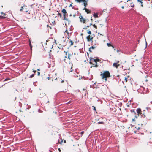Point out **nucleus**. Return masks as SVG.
<instances>
[{
  "mask_svg": "<svg viewBox=\"0 0 152 152\" xmlns=\"http://www.w3.org/2000/svg\"><path fill=\"white\" fill-rule=\"evenodd\" d=\"M99 61V60L98 59H94L93 58H91L89 63L91 64H92L93 65L91 67V68L92 67H97L98 66L97 65V61Z\"/></svg>",
  "mask_w": 152,
  "mask_h": 152,
  "instance_id": "f257e3e1",
  "label": "nucleus"
},
{
  "mask_svg": "<svg viewBox=\"0 0 152 152\" xmlns=\"http://www.w3.org/2000/svg\"><path fill=\"white\" fill-rule=\"evenodd\" d=\"M100 75L102 76V79H104V77H110V73L108 71H105L102 74H101Z\"/></svg>",
  "mask_w": 152,
  "mask_h": 152,
  "instance_id": "f03ea898",
  "label": "nucleus"
},
{
  "mask_svg": "<svg viewBox=\"0 0 152 152\" xmlns=\"http://www.w3.org/2000/svg\"><path fill=\"white\" fill-rule=\"evenodd\" d=\"M61 12L63 13V16L64 17V20H66V21H69L68 19L66 18V16H67L68 14L66 11V10L64 9H63L62 10Z\"/></svg>",
  "mask_w": 152,
  "mask_h": 152,
  "instance_id": "7ed1b4c3",
  "label": "nucleus"
},
{
  "mask_svg": "<svg viewBox=\"0 0 152 152\" xmlns=\"http://www.w3.org/2000/svg\"><path fill=\"white\" fill-rule=\"evenodd\" d=\"M145 110H144L143 111H142L141 113L140 114V116L141 118H145L147 119V117L145 115Z\"/></svg>",
  "mask_w": 152,
  "mask_h": 152,
  "instance_id": "20e7f679",
  "label": "nucleus"
},
{
  "mask_svg": "<svg viewBox=\"0 0 152 152\" xmlns=\"http://www.w3.org/2000/svg\"><path fill=\"white\" fill-rule=\"evenodd\" d=\"M136 112L137 113V116H139V115L140 116L141 113L142 111L141 109L140 108H138L136 109Z\"/></svg>",
  "mask_w": 152,
  "mask_h": 152,
  "instance_id": "39448f33",
  "label": "nucleus"
},
{
  "mask_svg": "<svg viewBox=\"0 0 152 152\" xmlns=\"http://www.w3.org/2000/svg\"><path fill=\"white\" fill-rule=\"evenodd\" d=\"M7 16L5 14L2 12L1 14V15H0V18H4L7 17Z\"/></svg>",
  "mask_w": 152,
  "mask_h": 152,
  "instance_id": "423d86ee",
  "label": "nucleus"
},
{
  "mask_svg": "<svg viewBox=\"0 0 152 152\" xmlns=\"http://www.w3.org/2000/svg\"><path fill=\"white\" fill-rule=\"evenodd\" d=\"M120 64H117V63H114L113 64V66L116 68H118V67L119 66Z\"/></svg>",
  "mask_w": 152,
  "mask_h": 152,
  "instance_id": "0eeeda50",
  "label": "nucleus"
},
{
  "mask_svg": "<svg viewBox=\"0 0 152 152\" xmlns=\"http://www.w3.org/2000/svg\"><path fill=\"white\" fill-rule=\"evenodd\" d=\"M90 37V35H89L88 36H87L86 37L87 40L88 41H90L91 40H92V39H93V37L90 38V39H88V37Z\"/></svg>",
  "mask_w": 152,
  "mask_h": 152,
  "instance_id": "6e6552de",
  "label": "nucleus"
},
{
  "mask_svg": "<svg viewBox=\"0 0 152 152\" xmlns=\"http://www.w3.org/2000/svg\"><path fill=\"white\" fill-rule=\"evenodd\" d=\"M24 10V9H23V7L22 6L21 7V9H20V11H23L25 12H28L27 11H25V10Z\"/></svg>",
  "mask_w": 152,
  "mask_h": 152,
  "instance_id": "1a4fd4ad",
  "label": "nucleus"
},
{
  "mask_svg": "<svg viewBox=\"0 0 152 152\" xmlns=\"http://www.w3.org/2000/svg\"><path fill=\"white\" fill-rule=\"evenodd\" d=\"M93 16L95 18H98V14L97 13H94L93 14Z\"/></svg>",
  "mask_w": 152,
  "mask_h": 152,
  "instance_id": "9d476101",
  "label": "nucleus"
},
{
  "mask_svg": "<svg viewBox=\"0 0 152 152\" xmlns=\"http://www.w3.org/2000/svg\"><path fill=\"white\" fill-rule=\"evenodd\" d=\"M146 109L148 111H150L151 110V108L149 107H146Z\"/></svg>",
  "mask_w": 152,
  "mask_h": 152,
  "instance_id": "9b49d317",
  "label": "nucleus"
},
{
  "mask_svg": "<svg viewBox=\"0 0 152 152\" xmlns=\"http://www.w3.org/2000/svg\"><path fill=\"white\" fill-rule=\"evenodd\" d=\"M86 20L83 18V19H82V20H80V21L81 22H83L84 23H86L85 22L86 21Z\"/></svg>",
  "mask_w": 152,
  "mask_h": 152,
  "instance_id": "f8f14e48",
  "label": "nucleus"
},
{
  "mask_svg": "<svg viewBox=\"0 0 152 152\" xmlns=\"http://www.w3.org/2000/svg\"><path fill=\"white\" fill-rule=\"evenodd\" d=\"M86 11L87 13H91V11L87 9H86Z\"/></svg>",
  "mask_w": 152,
  "mask_h": 152,
  "instance_id": "ddd939ff",
  "label": "nucleus"
},
{
  "mask_svg": "<svg viewBox=\"0 0 152 152\" xmlns=\"http://www.w3.org/2000/svg\"><path fill=\"white\" fill-rule=\"evenodd\" d=\"M85 1H86V0H78L77 1H76L77 2H84Z\"/></svg>",
  "mask_w": 152,
  "mask_h": 152,
  "instance_id": "4468645a",
  "label": "nucleus"
},
{
  "mask_svg": "<svg viewBox=\"0 0 152 152\" xmlns=\"http://www.w3.org/2000/svg\"><path fill=\"white\" fill-rule=\"evenodd\" d=\"M11 79V78H6L3 81V82L8 81Z\"/></svg>",
  "mask_w": 152,
  "mask_h": 152,
  "instance_id": "2eb2a0df",
  "label": "nucleus"
},
{
  "mask_svg": "<svg viewBox=\"0 0 152 152\" xmlns=\"http://www.w3.org/2000/svg\"><path fill=\"white\" fill-rule=\"evenodd\" d=\"M29 45L30 47L31 48H32V45L31 43V41H30V40L29 41Z\"/></svg>",
  "mask_w": 152,
  "mask_h": 152,
  "instance_id": "dca6fc26",
  "label": "nucleus"
},
{
  "mask_svg": "<svg viewBox=\"0 0 152 152\" xmlns=\"http://www.w3.org/2000/svg\"><path fill=\"white\" fill-rule=\"evenodd\" d=\"M84 5L85 6V7H86L87 6V1H85L84 2Z\"/></svg>",
  "mask_w": 152,
  "mask_h": 152,
  "instance_id": "f3484780",
  "label": "nucleus"
},
{
  "mask_svg": "<svg viewBox=\"0 0 152 152\" xmlns=\"http://www.w3.org/2000/svg\"><path fill=\"white\" fill-rule=\"evenodd\" d=\"M34 76V74H33L32 75H31L29 77V78H32Z\"/></svg>",
  "mask_w": 152,
  "mask_h": 152,
  "instance_id": "a211bd4d",
  "label": "nucleus"
},
{
  "mask_svg": "<svg viewBox=\"0 0 152 152\" xmlns=\"http://www.w3.org/2000/svg\"><path fill=\"white\" fill-rule=\"evenodd\" d=\"M69 42L71 43L70 45H72L73 44V42L72 40H70Z\"/></svg>",
  "mask_w": 152,
  "mask_h": 152,
  "instance_id": "6ab92c4d",
  "label": "nucleus"
},
{
  "mask_svg": "<svg viewBox=\"0 0 152 152\" xmlns=\"http://www.w3.org/2000/svg\"><path fill=\"white\" fill-rule=\"evenodd\" d=\"M107 46L109 47L111 46L112 45H111V44L109 43H107Z\"/></svg>",
  "mask_w": 152,
  "mask_h": 152,
  "instance_id": "aec40b11",
  "label": "nucleus"
},
{
  "mask_svg": "<svg viewBox=\"0 0 152 152\" xmlns=\"http://www.w3.org/2000/svg\"><path fill=\"white\" fill-rule=\"evenodd\" d=\"M87 31L88 32H87L88 33V34H91V31H90V30H89V31L88 30V31Z\"/></svg>",
  "mask_w": 152,
  "mask_h": 152,
  "instance_id": "412c9836",
  "label": "nucleus"
},
{
  "mask_svg": "<svg viewBox=\"0 0 152 152\" xmlns=\"http://www.w3.org/2000/svg\"><path fill=\"white\" fill-rule=\"evenodd\" d=\"M45 95V94L44 93H42V95L40 96V97H42V96H43ZM41 95V94H40V95Z\"/></svg>",
  "mask_w": 152,
  "mask_h": 152,
  "instance_id": "4be33fe9",
  "label": "nucleus"
},
{
  "mask_svg": "<svg viewBox=\"0 0 152 152\" xmlns=\"http://www.w3.org/2000/svg\"><path fill=\"white\" fill-rule=\"evenodd\" d=\"M134 6V5L133 3L131 4V7H133Z\"/></svg>",
  "mask_w": 152,
  "mask_h": 152,
  "instance_id": "5701e85b",
  "label": "nucleus"
},
{
  "mask_svg": "<svg viewBox=\"0 0 152 152\" xmlns=\"http://www.w3.org/2000/svg\"><path fill=\"white\" fill-rule=\"evenodd\" d=\"M103 123L104 122H98V124H103Z\"/></svg>",
  "mask_w": 152,
  "mask_h": 152,
  "instance_id": "b1692460",
  "label": "nucleus"
},
{
  "mask_svg": "<svg viewBox=\"0 0 152 152\" xmlns=\"http://www.w3.org/2000/svg\"><path fill=\"white\" fill-rule=\"evenodd\" d=\"M92 107H93V110H94L95 111H96V109L95 107H94V106H93Z\"/></svg>",
  "mask_w": 152,
  "mask_h": 152,
  "instance_id": "393cba45",
  "label": "nucleus"
},
{
  "mask_svg": "<svg viewBox=\"0 0 152 152\" xmlns=\"http://www.w3.org/2000/svg\"><path fill=\"white\" fill-rule=\"evenodd\" d=\"M44 103L45 104H47L48 103H49V101H48L47 102H46V101H44Z\"/></svg>",
  "mask_w": 152,
  "mask_h": 152,
  "instance_id": "a878e982",
  "label": "nucleus"
},
{
  "mask_svg": "<svg viewBox=\"0 0 152 152\" xmlns=\"http://www.w3.org/2000/svg\"><path fill=\"white\" fill-rule=\"evenodd\" d=\"M93 27L94 28H95L96 29L97 28V26L96 25H95V24L93 25Z\"/></svg>",
  "mask_w": 152,
  "mask_h": 152,
  "instance_id": "bb28decb",
  "label": "nucleus"
},
{
  "mask_svg": "<svg viewBox=\"0 0 152 152\" xmlns=\"http://www.w3.org/2000/svg\"><path fill=\"white\" fill-rule=\"evenodd\" d=\"M137 1L140 2L141 4L142 3V2L140 0H137Z\"/></svg>",
  "mask_w": 152,
  "mask_h": 152,
  "instance_id": "cd10ccee",
  "label": "nucleus"
},
{
  "mask_svg": "<svg viewBox=\"0 0 152 152\" xmlns=\"http://www.w3.org/2000/svg\"><path fill=\"white\" fill-rule=\"evenodd\" d=\"M79 18L81 20V19H83V17L82 16H80Z\"/></svg>",
  "mask_w": 152,
  "mask_h": 152,
  "instance_id": "c85d7f7f",
  "label": "nucleus"
},
{
  "mask_svg": "<svg viewBox=\"0 0 152 152\" xmlns=\"http://www.w3.org/2000/svg\"><path fill=\"white\" fill-rule=\"evenodd\" d=\"M124 81H125L126 82L127 81V78L126 77L125 78Z\"/></svg>",
  "mask_w": 152,
  "mask_h": 152,
  "instance_id": "c756f323",
  "label": "nucleus"
},
{
  "mask_svg": "<svg viewBox=\"0 0 152 152\" xmlns=\"http://www.w3.org/2000/svg\"><path fill=\"white\" fill-rule=\"evenodd\" d=\"M83 133H84V132L83 131H82L80 132V134L81 135H82L83 134Z\"/></svg>",
  "mask_w": 152,
  "mask_h": 152,
  "instance_id": "7c9ffc66",
  "label": "nucleus"
},
{
  "mask_svg": "<svg viewBox=\"0 0 152 152\" xmlns=\"http://www.w3.org/2000/svg\"><path fill=\"white\" fill-rule=\"evenodd\" d=\"M58 15H59L60 17H61V13H58Z\"/></svg>",
  "mask_w": 152,
  "mask_h": 152,
  "instance_id": "2f4dec72",
  "label": "nucleus"
},
{
  "mask_svg": "<svg viewBox=\"0 0 152 152\" xmlns=\"http://www.w3.org/2000/svg\"><path fill=\"white\" fill-rule=\"evenodd\" d=\"M95 48V47H94V46H92L91 48H92V49H94Z\"/></svg>",
  "mask_w": 152,
  "mask_h": 152,
  "instance_id": "473e14b6",
  "label": "nucleus"
},
{
  "mask_svg": "<svg viewBox=\"0 0 152 152\" xmlns=\"http://www.w3.org/2000/svg\"><path fill=\"white\" fill-rule=\"evenodd\" d=\"M37 75H38L39 76L40 75V73L39 72H37Z\"/></svg>",
  "mask_w": 152,
  "mask_h": 152,
  "instance_id": "72a5a7b5",
  "label": "nucleus"
},
{
  "mask_svg": "<svg viewBox=\"0 0 152 152\" xmlns=\"http://www.w3.org/2000/svg\"><path fill=\"white\" fill-rule=\"evenodd\" d=\"M107 77H104V80L105 81H107Z\"/></svg>",
  "mask_w": 152,
  "mask_h": 152,
  "instance_id": "f704fd0d",
  "label": "nucleus"
},
{
  "mask_svg": "<svg viewBox=\"0 0 152 152\" xmlns=\"http://www.w3.org/2000/svg\"><path fill=\"white\" fill-rule=\"evenodd\" d=\"M133 112L135 114H136V112H135V111H134V110H133Z\"/></svg>",
  "mask_w": 152,
  "mask_h": 152,
  "instance_id": "c9c22d12",
  "label": "nucleus"
},
{
  "mask_svg": "<svg viewBox=\"0 0 152 152\" xmlns=\"http://www.w3.org/2000/svg\"><path fill=\"white\" fill-rule=\"evenodd\" d=\"M113 48H114V46L112 45L111 46Z\"/></svg>",
  "mask_w": 152,
  "mask_h": 152,
  "instance_id": "e433bc0d",
  "label": "nucleus"
},
{
  "mask_svg": "<svg viewBox=\"0 0 152 152\" xmlns=\"http://www.w3.org/2000/svg\"><path fill=\"white\" fill-rule=\"evenodd\" d=\"M33 72L35 73L36 72V71L34 70L33 69Z\"/></svg>",
  "mask_w": 152,
  "mask_h": 152,
  "instance_id": "4c0bfd02",
  "label": "nucleus"
},
{
  "mask_svg": "<svg viewBox=\"0 0 152 152\" xmlns=\"http://www.w3.org/2000/svg\"><path fill=\"white\" fill-rule=\"evenodd\" d=\"M120 52V50H117V52Z\"/></svg>",
  "mask_w": 152,
  "mask_h": 152,
  "instance_id": "58836bf2",
  "label": "nucleus"
},
{
  "mask_svg": "<svg viewBox=\"0 0 152 152\" xmlns=\"http://www.w3.org/2000/svg\"><path fill=\"white\" fill-rule=\"evenodd\" d=\"M47 0H42V1H43V2H45Z\"/></svg>",
  "mask_w": 152,
  "mask_h": 152,
  "instance_id": "ea45409f",
  "label": "nucleus"
},
{
  "mask_svg": "<svg viewBox=\"0 0 152 152\" xmlns=\"http://www.w3.org/2000/svg\"><path fill=\"white\" fill-rule=\"evenodd\" d=\"M47 79H48V80H49L50 79V77H47Z\"/></svg>",
  "mask_w": 152,
  "mask_h": 152,
  "instance_id": "a19ab883",
  "label": "nucleus"
},
{
  "mask_svg": "<svg viewBox=\"0 0 152 152\" xmlns=\"http://www.w3.org/2000/svg\"><path fill=\"white\" fill-rule=\"evenodd\" d=\"M145 44H146V47H147V42L146 41H145Z\"/></svg>",
  "mask_w": 152,
  "mask_h": 152,
  "instance_id": "79ce46f5",
  "label": "nucleus"
},
{
  "mask_svg": "<svg viewBox=\"0 0 152 152\" xmlns=\"http://www.w3.org/2000/svg\"><path fill=\"white\" fill-rule=\"evenodd\" d=\"M84 28V29H87V27H86V26H85V28Z\"/></svg>",
  "mask_w": 152,
  "mask_h": 152,
  "instance_id": "37998d69",
  "label": "nucleus"
},
{
  "mask_svg": "<svg viewBox=\"0 0 152 152\" xmlns=\"http://www.w3.org/2000/svg\"><path fill=\"white\" fill-rule=\"evenodd\" d=\"M93 25L91 23L90 24V26H91V25Z\"/></svg>",
  "mask_w": 152,
  "mask_h": 152,
  "instance_id": "c03bdc74",
  "label": "nucleus"
},
{
  "mask_svg": "<svg viewBox=\"0 0 152 152\" xmlns=\"http://www.w3.org/2000/svg\"><path fill=\"white\" fill-rule=\"evenodd\" d=\"M89 50L91 52V48H89Z\"/></svg>",
  "mask_w": 152,
  "mask_h": 152,
  "instance_id": "a18cd8bd",
  "label": "nucleus"
},
{
  "mask_svg": "<svg viewBox=\"0 0 152 152\" xmlns=\"http://www.w3.org/2000/svg\"><path fill=\"white\" fill-rule=\"evenodd\" d=\"M75 14H74L73 15V16L74 17H75Z\"/></svg>",
  "mask_w": 152,
  "mask_h": 152,
  "instance_id": "49530a36",
  "label": "nucleus"
},
{
  "mask_svg": "<svg viewBox=\"0 0 152 152\" xmlns=\"http://www.w3.org/2000/svg\"><path fill=\"white\" fill-rule=\"evenodd\" d=\"M68 58H69V59H70V58L69 57V56H68Z\"/></svg>",
  "mask_w": 152,
  "mask_h": 152,
  "instance_id": "de8ad7c7",
  "label": "nucleus"
},
{
  "mask_svg": "<svg viewBox=\"0 0 152 152\" xmlns=\"http://www.w3.org/2000/svg\"><path fill=\"white\" fill-rule=\"evenodd\" d=\"M90 26L89 25V26H86L87 27V28H88V27H89Z\"/></svg>",
  "mask_w": 152,
  "mask_h": 152,
  "instance_id": "09e8293b",
  "label": "nucleus"
},
{
  "mask_svg": "<svg viewBox=\"0 0 152 152\" xmlns=\"http://www.w3.org/2000/svg\"><path fill=\"white\" fill-rule=\"evenodd\" d=\"M86 7H85H85H84V9H83V10H86Z\"/></svg>",
  "mask_w": 152,
  "mask_h": 152,
  "instance_id": "8fccbe9b",
  "label": "nucleus"
},
{
  "mask_svg": "<svg viewBox=\"0 0 152 152\" xmlns=\"http://www.w3.org/2000/svg\"><path fill=\"white\" fill-rule=\"evenodd\" d=\"M122 8L124 9V7L123 6L121 7Z\"/></svg>",
  "mask_w": 152,
  "mask_h": 152,
  "instance_id": "3c124183",
  "label": "nucleus"
},
{
  "mask_svg": "<svg viewBox=\"0 0 152 152\" xmlns=\"http://www.w3.org/2000/svg\"><path fill=\"white\" fill-rule=\"evenodd\" d=\"M137 128V129L139 130L140 128V127H138V128Z\"/></svg>",
  "mask_w": 152,
  "mask_h": 152,
  "instance_id": "603ef678",
  "label": "nucleus"
},
{
  "mask_svg": "<svg viewBox=\"0 0 152 152\" xmlns=\"http://www.w3.org/2000/svg\"><path fill=\"white\" fill-rule=\"evenodd\" d=\"M141 6L142 7H143V4H141Z\"/></svg>",
  "mask_w": 152,
  "mask_h": 152,
  "instance_id": "864d4df0",
  "label": "nucleus"
},
{
  "mask_svg": "<svg viewBox=\"0 0 152 152\" xmlns=\"http://www.w3.org/2000/svg\"><path fill=\"white\" fill-rule=\"evenodd\" d=\"M148 81V80H147V79H146L145 80V81L146 82H147Z\"/></svg>",
  "mask_w": 152,
  "mask_h": 152,
  "instance_id": "5fc2aeb1",
  "label": "nucleus"
},
{
  "mask_svg": "<svg viewBox=\"0 0 152 152\" xmlns=\"http://www.w3.org/2000/svg\"><path fill=\"white\" fill-rule=\"evenodd\" d=\"M58 150L59 151H61V150H60V148H59L58 149Z\"/></svg>",
  "mask_w": 152,
  "mask_h": 152,
  "instance_id": "6e6d98bb",
  "label": "nucleus"
},
{
  "mask_svg": "<svg viewBox=\"0 0 152 152\" xmlns=\"http://www.w3.org/2000/svg\"><path fill=\"white\" fill-rule=\"evenodd\" d=\"M150 102L151 104H152V101H151Z\"/></svg>",
  "mask_w": 152,
  "mask_h": 152,
  "instance_id": "4d7b16f0",
  "label": "nucleus"
},
{
  "mask_svg": "<svg viewBox=\"0 0 152 152\" xmlns=\"http://www.w3.org/2000/svg\"><path fill=\"white\" fill-rule=\"evenodd\" d=\"M73 71V70L71 69V70L70 71V72H72Z\"/></svg>",
  "mask_w": 152,
  "mask_h": 152,
  "instance_id": "13d9d810",
  "label": "nucleus"
},
{
  "mask_svg": "<svg viewBox=\"0 0 152 152\" xmlns=\"http://www.w3.org/2000/svg\"><path fill=\"white\" fill-rule=\"evenodd\" d=\"M37 70H38V71H40V69H37Z\"/></svg>",
  "mask_w": 152,
  "mask_h": 152,
  "instance_id": "bf43d9fd",
  "label": "nucleus"
},
{
  "mask_svg": "<svg viewBox=\"0 0 152 152\" xmlns=\"http://www.w3.org/2000/svg\"><path fill=\"white\" fill-rule=\"evenodd\" d=\"M88 1V0H86V1H87V2Z\"/></svg>",
  "mask_w": 152,
  "mask_h": 152,
  "instance_id": "052dcab7",
  "label": "nucleus"
},
{
  "mask_svg": "<svg viewBox=\"0 0 152 152\" xmlns=\"http://www.w3.org/2000/svg\"><path fill=\"white\" fill-rule=\"evenodd\" d=\"M130 0H127V2H128L129 1H130Z\"/></svg>",
  "mask_w": 152,
  "mask_h": 152,
  "instance_id": "680f3d73",
  "label": "nucleus"
},
{
  "mask_svg": "<svg viewBox=\"0 0 152 152\" xmlns=\"http://www.w3.org/2000/svg\"><path fill=\"white\" fill-rule=\"evenodd\" d=\"M91 20H93L91 18Z\"/></svg>",
  "mask_w": 152,
  "mask_h": 152,
  "instance_id": "e2e57ef3",
  "label": "nucleus"
},
{
  "mask_svg": "<svg viewBox=\"0 0 152 152\" xmlns=\"http://www.w3.org/2000/svg\"><path fill=\"white\" fill-rule=\"evenodd\" d=\"M49 26V25H47V27H48Z\"/></svg>",
  "mask_w": 152,
  "mask_h": 152,
  "instance_id": "0e129e2a",
  "label": "nucleus"
},
{
  "mask_svg": "<svg viewBox=\"0 0 152 152\" xmlns=\"http://www.w3.org/2000/svg\"><path fill=\"white\" fill-rule=\"evenodd\" d=\"M135 117H136V118H137V117L136 116V115H135Z\"/></svg>",
  "mask_w": 152,
  "mask_h": 152,
  "instance_id": "69168bd1",
  "label": "nucleus"
},
{
  "mask_svg": "<svg viewBox=\"0 0 152 152\" xmlns=\"http://www.w3.org/2000/svg\"><path fill=\"white\" fill-rule=\"evenodd\" d=\"M72 66H71V69H72Z\"/></svg>",
  "mask_w": 152,
  "mask_h": 152,
  "instance_id": "338daca9",
  "label": "nucleus"
},
{
  "mask_svg": "<svg viewBox=\"0 0 152 152\" xmlns=\"http://www.w3.org/2000/svg\"><path fill=\"white\" fill-rule=\"evenodd\" d=\"M147 77V75H146V76L145 77Z\"/></svg>",
  "mask_w": 152,
  "mask_h": 152,
  "instance_id": "774afa93",
  "label": "nucleus"
}]
</instances>
